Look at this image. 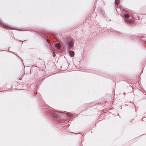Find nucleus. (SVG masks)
<instances>
[{
  "instance_id": "nucleus-8",
  "label": "nucleus",
  "mask_w": 146,
  "mask_h": 146,
  "mask_svg": "<svg viewBox=\"0 0 146 146\" xmlns=\"http://www.w3.org/2000/svg\"><path fill=\"white\" fill-rule=\"evenodd\" d=\"M49 40H47V41L48 42V41H49Z\"/></svg>"
},
{
  "instance_id": "nucleus-2",
  "label": "nucleus",
  "mask_w": 146,
  "mask_h": 146,
  "mask_svg": "<svg viewBox=\"0 0 146 146\" xmlns=\"http://www.w3.org/2000/svg\"><path fill=\"white\" fill-rule=\"evenodd\" d=\"M0 24L3 26V27L5 29H9L10 28V26L9 25L3 23H0Z\"/></svg>"
},
{
  "instance_id": "nucleus-1",
  "label": "nucleus",
  "mask_w": 146,
  "mask_h": 146,
  "mask_svg": "<svg viewBox=\"0 0 146 146\" xmlns=\"http://www.w3.org/2000/svg\"><path fill=\"white\" fill-rule=\"evenodd\" d=\"M65 44L66 45H69V48L70 49L71 47H72L74 45V43L72 40L70 38H68L66 39L64 41Z\"/></svg>"
},
{
  "instance_id": "nucleus-4",
  "label": "nucleus",
  "mask_w": 146,
  "mask_h": 146,
  "mask_svg": "<svg viewBox=\"0 0 146 146\" xmlns=\"http://www.w3.org/2000/svg\"><path fill=\"white\" fill-rule=\"evenodd\" d=\"M69 54L70 56L73 57L74 55V52L72 50H70L69 52Z\"/></svg>"
},
{
  "instance_id": "nucleus-5",
  "label": "nucleus",
  "mask_w": 146,
  "mask_h": 146,
  "mask_svg": "<svg viewBox=\"0 0 146 146\" xmlns=\"http://www.w3.org/2000/svg\"><path fill=\"white\" fill-rule=\"evenodd\" d=\"M126 21L128 23H132V20L129 19H126Z\"/></svg>"
},
{
  "instance_id": "nucleus-7",
  "label": "nucleus",
  "mask_w": 146,
  "mask_h": 146,
  "mask_svg": "<svg viewBox=\"0 0 146 146\" xmlns=\"http://www.w3.org/2000/svg\"><path fill=\"white\" fill-rule=\"evenodd\" d=\"M124 16L125 18L128 19L129 17V15L127 14H126L124 15Z\"/></svg>"
},
{
  "instance_id": "nucleus-9",
  "label": "nucleus",
  "mask_w": 146,
  "mask_h": 146,
  "mask_svg": "<svg viewBox=\"0 0 146 146\" xmlns=\"http://www.w3.org/2000/svg\"><path fill=\"white\" fill-rule=\"evenodd\" d=\"M145 43H146V42H145Z\"/></svg>"
},
{
  "instance_id": "nucleus-3",
  "label": "nucleus",
  "mask_w": 146,
  "mask_h": 146,
  "mask_svg": "<svg viewBox=\"0 0 146 146\" xmlns=\"http://www.w3.org/2000/svg\"><path fill=\"white\" fill-rule=\"evenodd\" d=\"M53 43L54 44L55 46L57 49H59L60 48V44L58 43H56L55 42H54Z\"/></svg>"
},
{
  "instance_id": "nucleus-6",
  "label": "nucleus",
  "mask_w": 146,
  "mask_h": 146,
  "mask_svg": "<svg viewBox=\"0 0 146 146\" xmlns=\"http://www.w3.org/2000/svg\"><path fill=\"white\" fill-rule=\"evenodd\" d=\"M115 3L117 6H118L119 3V0H115Z\"/></svg>"
}]
</instances>
